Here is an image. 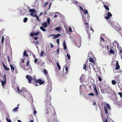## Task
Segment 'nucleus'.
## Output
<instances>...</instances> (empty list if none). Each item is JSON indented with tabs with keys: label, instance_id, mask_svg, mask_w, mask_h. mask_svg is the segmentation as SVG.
<instances>
[{
	"label": "nucleus",
	"instance_id": "f257e3e1",
	"mask_svg": "<svg viewBox=\"0 0 122 122\" xmlns=\"http://www.w3.org/2000/svg\"><path fill=\"white\" fill-rule=\"evenodd\" d=\"M34 81H33L32 82V83L34 85L36 86H37L38 85H37V83L39 84V85H41V84H43L44 83L45 81H42V80L40 79H39L37 80L36 79H34Z\"/></svg>",
	"mask_w": 122,
	"mask_h": 122
},
{
	"label": "nucleus",
	"instance_id": "f03ea898",
	"mask_svg": "<svg viewBox=\"0 0 122 122\" xmlns=\"http://www.w3.org/2000/svg\"><path fill=\"white\" fill-rule=\"evenodd\" d=\"M51 97L48 95L46 96V97L45 98V104L46 105L47 104L50 105L51 104Z\"/></svg>",
	"mask_w": 122,
	"mask_h": 122
},
{
	"label": "nucleus",
	"instance_id": "7ed1b4c3",
	"mask_svg": "<svg viewBox=\"0 0 122 122\" xmlns=\"http://www.w3.org/2000/svg\"><path fill=\"white\" fill-rule=\"evenodd\" d=\"M56 114L55 113V111H54V114L52 115L51 118L52 119V120H49L48 122H58L57 121L56 119Z\"/></svg>",
	"mask_w": 122,
	"mask_h": 122
},
{
	"label": "nucleus",
	"instance_id": "20e7f679",
	"mask_svg": "<svg viewBox=\"0 0 122 122\" xmlns=\"http://www.w3.org/2000/svg\"><path fill=\"white\" fill-rule=\"evenodd\" d=\"M26 78L28 81L29 83H32L31 81H34V79H35V78H33L30 76L29 75H26Z\"/></svg>",
	"mask_w": 122,
	"mask_h": 122
},
{
	"label": "nucleus",
	"instance_id": "39448f33",
	"mask_svg": "<svg viewBox=\"0 0 122 122\" xmlns=\"http://www.w3.org/2000/svg\"><path fill=\"white\" fill-rule=\"evenodd\" d=\"M112 15L109 12H108L104 15L105 18L107 19H109Z\"/></svg>",
	"mask_w": 122,
	"mask_h": 122
},
{
	"label": "nucleus",
	"instance_id": "423d86ee",
	"mask_svg": "<svg viewBox=\"0 0 122 122\" xmlns=\"http://www.w3.org/2000/svg\"><path fill=\"white\" fill-rule=\"evenodd\" d=\"M93 89H94V93L96 94L97 96H98L99 94L98 93V92L97 90L96 86L95 85H93Z\"/></svg>",
	"mask_w": 122,
	"mask_h": 122
},
{
	"label": "nucleus",
	"instance_id": "0eeeda50",
	"mask_svg": "<svg viewBox=\"0 0 122 122\" xmlns=\"http://www.w3.org/2000/svg\"><path fill=\"white\" fill-rule=\"evenodd\" d=\"M103 113L102 111H101V116L102 117V121L103 122H108L107 118V117L106 119H105L106 117H105L103 116Z\"/></svg>",
	"mask_w": 122,
	"mask_h": 122
},
{
	"label": "nucleus",
	"instance_id": "6e6552de",
	"mask_svg": "<svg viewBox=\"0 0 122 122\" xmlns=\"http://www.w3.org/2000/svg\"><path fill=\"white\" fill-rule=\"evenodd\" d=\"M108 92L112 95H115L116 94V93L115 91L111 89H110L109 90Z\"/></svg>",
	"mask_w": 122,
	"mask_h": 122
},
{
	"label": "nucleus",
	"instance_id": "1a4fd4ad",
	"mask_svg": "<svg viewBox=\"0 0 122 122\" xmlns=\"http://www.w3.org/2000/svg\"><path fill=\"white\" fill-rule=\"evenodd\" d=\"M1 81L2 84V86L3 88H4V85H5L6 83V80H1Z\"/></svg>",
	"mask_w": 122,
	"mask_h": 122
},
{
	"label": "nucleus",
	"instance_id": "9d476101",
	"mask_svg": "<svg viewBox=\"0 0 122 122\" xmlns=\"http://www.w3.org/2000/svg\"><path fill=\"white\" fill-rule=\"evenodd\" d=\"M89 62L93 63L94 65H95L96 66V67H97V66L96 65V64H94L95 63V62L91 57H90L89 59Z\"/></svg>",
	"mask_w": 122,
	"mask_h": 122
},
{
	"label": "nucleus",
	"instance_id": "9b49d317",
	"mask_svg": "<svg viewBox=\"0 0 122 122\" xmlns=\"http://www.w3.org/2000/svg\"><path fill=\"white\" fill-rule=\"evenodd\" d=\"M114 78L116 81H117V82L118 83L120 82V79L118 76H116L114 77Z\"/></svg>",
	"mask_w": 122,
	"mask_h": 122
},
{
	"label": "nucleus",
	"instance_id": "f8f14e48",
	"mask_svg": "<svg viewBox=\"0 0 122 122\" xmlns=\"http://www.w3.org/2000/svg\"><path fill=\"white\" fill-rule=\"evenodd\" d=\"M2 63L3 64V66L4 68L5 69L6 71H9L10 70V69L8 67L5 65V64H4V62H2Z\"/></svg>",
	"mask_w": 122,
	"mask_h": 122
},
{
	"label": "nucleus",
	"instance_id": "ddd939ff",
	"mask_svg": "<svg viewBox=\"0 0 122 122\" xmlns=\"http://www.w3.org/2000/svg\"><path fill=\"white\" fill-rule=\"evenodd\" d=\"M48 24L46 22H44L42 23V25L44 27L46 28L47 27Z\"/></svg>",
	"mask_w": 122,
	"mask_h": 122
},
{
	"label": "nucleus",
	"instance_id": "4468645a",
	"mask_svg": "<svg viewBox=\"0 0 122 122\" xmlns=\"http://www.w3.org/2000/svg\"><path fill=\"white\" fill-rule=\"evenodd\" d=\"M116 66L115 69L116 70H118L120 68V66L119 65L118 62V61H117Z\"/></svg>",
	"mask_w": 122,
	"mask_h": 122
},
{
	"label": "nucleus",
	"instance_id": "2eb2a0df",
	"mask_svg": "<svg viewBox=\"0 0 122 122\" xmlns=\"http://www.w3.org/2000/svg\"><path fill=\"white\" fill-rule=\"evenodd\" d=\"M29 11L31 13H33L35 12L36 10L34 9H29Z\"/></svg>",
	"mask_w": 122,
	"mask_h": 122
},
{
	"label": "nucleus",
	"instance_id": "dca6fc26",
	"mask_svg": "<svg viewBox=\"0 0 122 122\" xmlns=\"http://www.w3.org/2000/svg\"><path fill=\"white\" fill-rule=\"evenodd\" d=\"M28 56V55L27 54L26 51H25L23 53V57L26 56L27 57Z\"/></svg>",
	"mask_w": 122,
	"mask_h": 122
},
{
	"label": "nucleus",
	"instance_id": "f3484780",
	"mask_svg": "<svg viewBox=\"0 0 122 122\" xmlns=\"http://www.w3.org/2000/svg\"><path fill=\"white\" fill-rule=\"evenodd\" d=\"M63 47L64 49H66L67 48V47L65 42V41H64L63 43Z\"/></svg>",
	"mask_w": 122,
	"mask_h": 122
},
{
	"label": "nucleus",
	"instance_id": "a211bd4d",
	"mask_svg": "<svg viewBox=\"0 0 122 122\" xmlns=\"http://www.w3.org/2000/svg\"><path fill=\"white\" fill-rule=\"evenodd\" d=\"M61 29V27H57L56 28L55 30L56 31H60V30Z\"/></svg>",
	"mask_w": 122,
	"mask_h": 122
},
{
	"label": "nucleus",
	"instance_id": "6ab92c4d",
	"mask_svg": "<svg viewBox=\"0 0 122 122\" xmlns=\"http://www.w3.org/2000/svg\"><path fill=\"white\" fill-rule=\"evenodd\" d=\"M10 66L11 68V71L12 72L14 71V67L11 64H10Z\"/></svg>",
	"mask_w": 122,
	"mask_h": 122
},
{
	"label": "nucleus",
	"instance_id": "aec40b11",
	"mask_svg": "<svg viewBox=\"0 0 122 122\" xmlns=\"http://www.w3.org/2000/svg\"><path fill=\"white\" fill-rule=\"evenodd\" d=\"M18 107H17L14 109L13 110V111L14 112H15L17 111Z\"/></svg>",
	"mask_w": 122,
	"mask_h": 122
},
{
	"label": "nucleus",
	"instance_id": "412c9836",
	"mask_svg": "<svg viewBox=\"0 0 122 122\" xmlns=\"http://www.w3.org/2000/svg\"><path fill=\"white\" fill-rule=\"evenodd\" d=\"M4 36H2V40L1 41V42L3 45V46L4 44Z\"/></svg>",
	"mask_w": 122,
	"mask_h": 122
},
{
	"label": "nucleus",
	"instance_id": "4be33fe9",
	"mask_svg": "<svg viewBox=\"0 0 122 122\" xmlns=\"http://www.w3.org/2000/svg\"><path fill=\"white\" fill-rule=\"evenodd\" d=\"M117 82V81L114 80H112V85H115L116 84V82Z\"/></svg>",
	"mask_w": 122,
	"mask_h": 122
},
{
	"label": "nucleus",
	"instance_id": "5701e85b",
	"mask_svg": "<svg viewBox=\"0 0 122 122\" xmlns=\"http://www.w3.org/2000/svg\"><path fill=\"white\" fill-rule=\"evenodd\" d=\"M104 6L106 10H107L108 11H109V8L106 5H104Z\"/></svg>",
	"mask_w": 122,
	"mask_h": 122
},
{
	"label": "nucleus",
	"instance_id": "b1692460",
	"mask_svg": "<svg viewBox=\"0 0 122 122\" xmlns=\"http://www.w3.org/2000/svg\"><path fill=\"white\" fill-rule=\"evenodd\" d=\"M106 105L107 107V108L110 110H111V108L109 105L107 103H106Z\"/></svg>",
	"mask_w": 122,
	"mask_h": 122
},
{
	"label": "nucleus",
	"instance_id": "393cba45",
	"mask_svg": "<svg viewBox=\"0 0 122 122\" xmlns=\"http://www.w3.org/2000/svg\"><path fill=\"white\" fill-rule=\"evenodd\" d=\"M30 15H31L32 16L34 17H36L37 15L35 14V13H32L30 14Z\"/></svg>",
	"mask_w": 122,
	"mask_h": 122
},
{
	"label": "nucleus",
	"instance_id": "a878e982",
	"mask_svg": "<svg viewBox=\"0 0 122 122\" xmlns=\"http://www.w3.org/2000/svg\"><path fill=\"white\" fill-rule=\"evenodd\" d=\"M40 29L43 31H46V30L45 28L41 26L40 27Z\"/></svg>",
	"mask_w": 122,
	"mask_h": 122
},
{
	"label": "nucleus",
	"instance_id": "bb28decb",
	"mask_svg": "<svg viewBox=\"0 0 122 122\" xmlns=\"http://www.w3.org/2000/svg\"><path fill=\"white\" fill-rule=\"evenodd\" d=\"M109 52L110 53L112 54H114L115 52L112 49H111L109 51Z\"/></svg>",
	"mask_w": 122,
	"mask_h": 122
},
{
	"label": "nucleus",
	"instance_id": "cd10ccee",
	"mask_svg": "<svg viewBox=\"0 0 122 122\" xmlns=\"http://www.w3.org/2000/svg\"><path fill=\"white\" fill-rule=\"evenodd\" d=\"M86 63L85 64H84V66L83 67V69H85L86 71Z\"/></svg>",
	"mask_w": 122,
	"mask_h": 122
},
{
	"label": "nucleus",
	"instance_id": "c85d7f7f",
	"mask_svg": "<svg viewBox=\"0 0 122 122\" xmlns=\"http://www.w3.org/2000/svg\"><path fill=\"white\" fill-rule=\"evenodd\" d=\"M87 32L88 33V37L89 38L90 37V33L89 32V30H87Z\"/></svg>",
	"mask_w": 122,
	"mask_h": 122
},
{
	"label": "nucleus",
	"instance_id": "c756f323",
	"mask_svg": "<svg viewBox=\"0 0 122 122\" xmlns=\"http://www.w3.org/2000/svg\"><path fill=\"white\" fill-rule=\"evenodd\" d=\"M57 64V66L58 67V69L59 70H60L61 67L59 65V63L58 62H57L56 63Z\"/></svg>",
	"mask_w": 122,
	"mask_h": 122
},
{
	"label": "nucleus",
	"instance_id": "7c9ffc66",
	"mask_svg": "<svg viewBox=\"0 0 122 122\" xmlns=\"http://www.w3.org/2000/svg\"><path fill=\"white\" fill-rule=\"evenodd\" d=\"M44 73L46 75H47V73H48L47 72V70L46 69H44Z\"/></svg>",
	"mask_w": 122,
	"mask_h": 122
},
{
	"label": "nucleus",
	"instance_id": "2f4dec72",
	"mask_svg": "<svg viewBox=\"0 0 122 122\" xmlns=\"http://www.w3.org/2000/svg\"><path fill=\"white\" fill-rule=\"evenodd\" d=\"M104 107V110L105 112V114H107V113H108L107 110L105 107Z\"/></svg>",
	"mask_w": 122,
	"mask_h": 122
},
{
	"label": "nucleus",
	"instance_id": "473e14b6",
	"mask_svg": "<svg viewBox=\"0 0 122 122\" xmlns=\"http://www.w3.org/2000/svg\"><path fill=\"white\" fill-rule=\"evenodd\" d=\"M61 35L59 34H57L56 35H55L54 37L56 38H57L59 37V36H60Z\"/></svg>",
	"mask_w": 122,
	"mask_h": 122
},
{
	"label": "nucleus",
	"instance_id": "72a5a7b5",
	"mask_svg": "<svg viewBox=\"0 0 122 122\" xmlns=\"http://www.w3.org/2000/svg\"><path fill=\"white\" fill-rule=\"evenodd\" d=\"M28 20V18L27 17H25L24 18V20H23V21L25 23Z\"/></svg>",
	"mask_w": 122,
	"mask_h": 122
},
{
	"label": "nucleus",
	"instance_id": "f704fd0d",
	"mask_svg": "<svg viewBox=\"0 0 122 122\" xmlns=\"http://www.w3.org/2000/svg\"><path fill=\"white\" fill-rule=\"evenodd\" d=\"M83 11V13L85 15L86 14H87L88 13V12L87 11V10H84Z\"/></svg>",
	"mask_w": 122,
	"mask_h": 122
},
{
	"label": "nucleus",
	"instance_id": "c9c22d12",
	"mask_svg": "<svg viewBox=\"0 0 122 122\" xmlns=\"http://www.w3.org/2000/svg\"><path fill=\"white\" fill-rule=\"evenodd\" d=\"M34 35L38 36L40 33L39 32H34Z\"/></svg>",
	"mask_w": 122,
	"mask_h": 122
},
{
	"label": "nucleus",
	"instance_id": "e433bc0d",
	"mask_svg": "<svg viewBox=\"0 0 122 122\" xmlns=\"http://www.w3.org/2000/svg\"><path fill=\"white\" fill-rule=\"evenodd\" d=\"M120 51H119V55H120L122 56V48H120Z\"/></svg>",
	"mask_w": 122,
	"mask_h": 122
},
{
	"label": "nucleus",
	"instance_id": "4c0bfd02",
	"mask_svg": "<svg viewBox=\"0 0 122 122\" xmlns=\"http://www.w3.org/2000/svg\"><path fill=\"white\" fill-rule=\"evenodd\" d=\"M22 90H23V93L25 92L26 91V89L24 87H23L22 88Z\"/></svg>",
	"mask_w": 122,
	"mask_h": 122
},
{
	"label": "nucleus",
	"instance_id": "58836bf2",
	"mask_svg": "<svg viewBox=\"0 0 122 122\" xmlns=\"http://www.w3.org/2000/svg\"><path fill=\"white\" fill-rule=\"evenodd\" d=\"M67 56L68 57V59L69 60H70L71 59L70 56L69 55L68 53H67Z\"/></svg>",
	"mask_w": 122,
	"mask_h": 122
},
{
	"label": "nucleus",
	"instance_id": "ea45409f",
	"mask_svg": "<svg viewBox=\"0 0 122 122\" xmlns=\"http://www.w3.org/2000/svg\"><path fill=\"white\" fill-rule=\"evenodd\" d=\"M50 18H48L47 19V20L49 25L50 24Z\"/></svg>",
	"mask_w": 122,
	"mask_h": 122
},
{
	"label": "nucleus",
	"instance_id": "a19ab883",
	"mask_svg": "<svg viewBox=\"0 0 122 122\" xmlns=\"http://www.w3.org/2000/svg\"><path fill=\"white\" fill-rule=\"evenodd\" d=\"M88 96H94V94L92 93H91L88 95Z\"/></svg>",
	"mask_w": 122,
	"mask_h": 122
},
{
	"label": "nucleus",
	"instance_id": "79ce46f5",
	"mask_svg": "<svg viewBox=\"0 0 122 122\" xmlns=\"http://www.w3.org/2000/svg\"><path fill=\"white\" fill-rule=\"evenodd\" d=\"M85 25L86 26V27H88L89 26V25L88 24V23L86 22L85 23Z\"/></svg>",
	"mask_w": 122,
	"mask_h": 122
},
{
	"label": "nucleus",
	"instance_id": "37998d69",
	"mask_svg": "<svg viewBox=\"0 0 122 122\" xmlns=\"http://www.w3.org/2000/svg\"><path fill=\"white\" fill-rule=\"evenodd\" d=\"M117 49H119V50H120V48H122L121 47H120L118 43L117 44Z\"/></svg>",
	"mask_w": 122,
	"mask_h": 122
},
{
	"label": "nucleus",
	"instance_id": "c03bdc74",
	"mask_svg": "<svg viewBox=\"0 0 122 122\" xmlns=\"http://www.w3.org/2000/svg\"><path fill=\"white\" fill-rule=\"evenodd\" d=\"M41 53L40 54V56H42L44 54V52L42 51H41Z\"/></svg>",
	"mask_w": 122,
	"mask_h": 122
},
{
	"label": "nucleus",
	"instance_id": "a18cd8bd",
	"mask_svg": "<svg viewBox=\"0 0 122 122\" xmlns=\"http://www.w3.org/2000/svg\"><path fill=\"white\" fill-rule=\"evenodd\" d=\"M20 90H21L18 87H17V91L19 93Z\"/></svg>",
	"mask_w": 122,
	"mask_h": 122
},
{
	"label": "nucleus",
	"instance_id": "49530a36",
	"mask_svg": "<svg viewBox=\"0 0 122 122\" xmlns=\"http://www.w3.org/2000/svg\"><path fill=\"white\" fill-rule=\"evenodd\" d=\"M29 60H28L26 64V66H29Z\"/></svg>",
	"mask_w": 122,
	"mask_h": 122
},
{
	"label": "nucleus",
	"instance_id": "de8ad7c7",
	"mask_svg": "<svg viewBox=\"0 0 122 122\" xmlns=\"http://www.w3.org/2000/svg\"><path fill=\"white\" fill-rule=\"evenodd\" d=\"M69 32H72V30H71V27H69Z\"/></svg>",
	"mask_w": 122,
	"mask_h": 122
},
{
	"label": "nucleus",
	"instance_id": "09e8293b",
	"mask_svg": "<svg viewBox=\"0 0 122 122\" xmlns=\"http://www.w3.org/2000/svg\"><path fill=\"white\" fill-rule=\"evenodd\" d=\"M38 60V59L37 58H35L34 59V62L35 63H36L37 61Z\"/></svg>",
	"mask_w": 122,
	"mask_h": 122
},
{
	"label": "nucleus",
	"instance_id": "8fccbe9b",
	"mask_svg": "<svg viewBox=\"0 0 122 122\" xmlns=\"http://www.w3.org/2000/svg\"><path fill=\"white\" fill-rule=\"evenodd\" d=\"M37 112L34 109V114L36 115V114H37Z\"/></svg>",
	"mask_w": 122,
	"mask_h": 122
},
{
	"label": "nucleus",
	"instance_id": "3c124183",
	"mask_svg": "<svg viewBox=\"0 0 122 122\" xmlns=\"http://www.w3.org/2000/svg\"><path fill=\"white\" fill-rule=\"evenodd\" d=\"M100 38H101V42H102V41L104 42V39L102 37H101Z\"/></svg>",
	"mask_w": 122,
	"mask_h": 122
},
{
	"label": "nucleus",
	"instance_id": "603ef678",
	"mask_svg": "<svg viewBox=\"0 0 122 122\" xmlns=\"http://www.w3.org/2000/svg\"><path fill=\"white\" fill-rule=\"evenodd\" d=\"M98 79L100 81H102L101 77H98Z\"/></svg>",
	"mask_w": 122,
	"mask_h": 122
},
{
	"label": "nucleus",
	"instance_id": "864d4df0",
	"mask_svg": "<svg viewBox=\"0 0 122 122\" xmlns=\"http://www.w3.org/2000/svg\"><path fill=\"white\" fill-rule=\"evenodd\" d=\"M3 77L4 78V79H3V80H6V76L5 74H4V76H3Z\"/></svg>",
	"mask_w": 122,
	"mask_h": 122
},
{
	"label": "nucleus",
	"instance_id": "5fc2aeb1",
	"mask_svg": "<svg viewBox=\"0 0 122 122\" xmlns=\"http://www.w3.org/2000/svg\"><path fill=\"white\" fill-rule=\"evenodd\" d=\"M56 42H57L58 45H59V39H57L56 41Z\"/></svg>",
	"mask_w": 122,
	"mask_h": 122
},
{
	"label": "nucleus",
	"instance_id": "6e6d98bb",
	"mask_svg": "<svg viewBox=\"0 0 122 122\" xmlns=\"http://www.w3.org/2000/svg\"><path fill=\"white\" fill-rule=\"evenodd\" d=\"M101 91L102 92V93H104V90L102 89H102H101Z\"/></svg>",
	"mask_w": 122,
	"mask_h": 122
},
{
	"label": "nucleus",
	"instance_id": "4d7b16f0",
	"mask_svg": "<svg viewBox=\"0 0 122 122\" xmlns=\"http://www.w3.org/2000/svg\"><path fill=\"white\" fill-rule=\"evenodd\" d=\"M33 37L34 38V39L35 40H36L38 38V37Z\"/></svg>",
	"mask_w": 122,
	"mask_h": 122
},
{
	"label": "nucleus",
	"instance_id": "13d9d810",
	"mask_svg": "<svg viewBox=\"0 0 122 122\" xmlns=\"http://www.w3.org/2000/svg\"><path fill=\"white\" fill-rule=\"evenodd\" d=\"M90 30H92V33H93L94 31V30L92 28V27H90Z\"/></svg>",
	"mask_w": 122,
	"mask_h": 122
},
{
	"label": "nucleus",
	"instance_id": "bf43d9fd",
	"mask_svg": "<svg viewBox=\"0 0 122 122\" xmlns=\"http://www.w3.org/2000/svg\"><path fill=\"white\" fill-rule=\"evenodd\" d=\"M65 70L66 71V72H67L68 70V67L67 66H66L65 67Z\"/></svg>",
	"mask_w": 122,
	"mask_h": 122
},
{
	"label": "nucleus",
	"instance_id": "052dcab7",
	"mask_svg": "<svg viewBox=\"0 0 122 122\" xmlns=\"http://www.w3.org/2000/svg\"><path fill=\"white\" fill-rule=\"evenodd\" d=\"M118 94L120 95V97H122V93L119 92Z\"/></svg>",
	"mask_w": 122,
	"mask_h": 122
},
{
	"label": "nucleus",
	"instance_id": "680f3d73",
	"mask_svg": "<svg viewBox=\"0 0 122 122\" xmlns=\"http://www.w3.org/2000/svg\"><path fill=\"white\" fill-rule=\"evenodd\" d=\"M21 61L22 62V63H23L24 62V59H21Z\"/></svg>",
	"mask_w": 122,
	"mask_h": 122
},
{
	"label": "nucleus",
	"instance_id": "e2e57ef3",
	"mask_svg": "<svg viewBox=\"0 0 122 122\" xmlns=\"http://www.w3.org/2000/svg\"><path fill=\"white\" fill-rule=\"evenodd\" d=\"M30 36H33L34 35V33H33L32 32H31L30 34Z\"/></svg>",
	"mask_w": 122,
	"mask_h": 122
},
{
	"label": "nucleus",
	"instance_id": "0e129e2a",
	"mask_svg": "<svg viewBox=\"0 0 122 122\" xmlns=\"http://www.w3.org/2000/svg\"><path fill=\"white\" fill-rule=\"evenodd\" d=\"M36 17L37 20L38 21H39V17L37 15V16Z\"/></svg>",
	"mask_w": 122,
	"mask_h": 122
},
{
	"label": "nucleus",
	"instance_id": "69168bd1",
	"mask_svg": "<svg viewBox=\"0 0 122 122\" xmlns=\"http://www.w3.org/2000/svg\"><path fill=\"white\" fill-rule=\"evenodd\" d=\"M7 58H8V61L9 62L10 61V59L9 57L8 56H7Z\"/></svg>",
	"mask_w": 122,
	"mask_h": 122
},
{
	"label": "nucleus",
	"instance_id": "338daca9",
	"mask_svg": "<svg viewBox=\"0 0 122 122\" xmlns=\"http://www.w3.org/2000/svg\"><path fill=\"white\" fill-rule=\"evenodd\" d=\"M48 3V2H46L44 5V6H46V5H47V4Z\"/></svg>",
	"mask_w": 122,
	"mask_h": 122
},
{
	"label": "nucleus",
	"instance_id": "774afa93",
	"mask_svg": "<svg viewBox=\"0 0 122 122\" xmlns=\"http://www.w3.org/2000/svg\"><path fill=\"white\" fill-rule=\"evenodd\" d=\"M80 8L81 10H82V11L84 10L82 8V7L81 6H80Z\"/></svg>",
	"mask_w": 122,
	"mask_h": 122
}]
</instances>
